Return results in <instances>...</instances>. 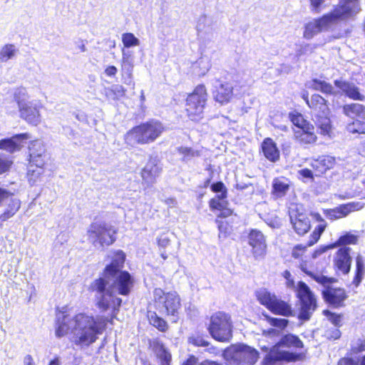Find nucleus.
Wrapping results in <instances>:
<instances>
[{
  "label": "nucleus",
  "mask_w": 365,
  "mask_h": 365,
  "mask_svg": "<svg viewBox=\"0 0 365 365\" xmlns=\"http://www.w3.org/2000/svg\"><path fill=\"white\" fill-rule=\"evenodd\" d=\"M113 317L108 320L101 317L97 320L93 315L86 312H78L68 319L67 314L63 313L61 317L55 320V335L62 338L71 334V342L77 346H89L98 338L106 329L108 322L112 323Z\"/></svg>",
  "instance_id": "1"
},
{
  "label": "nucleus",
  "mask_w": 365,
  "mask_h": 365,
  "mask_svg": "<svg viewBox=\"0 0 365 365\" xmlns=\"http://www.w3.org/2000/svg\"><path fill=\"white\" fill-rule=\"evenodd\" d=\"M125 261V254L122 250H116L113 253V257L109 264L103 269L102 276L94 279L88 287V291L100 294L96 306L102 312L108 310L112 307L114 312H118L122 304V299L113 297L110 290L106 291L109 284L108 279L114 277L123 268Z\"/></svg>",
  "instance_id": "2"
},
{
  "label": "nucleus",
  "mask_w": 365,
  "mask_h": 365,
  "mask_svg": "<svg viewBox=\"0 0 365 365\" xmlns=\"http://www.w3.org/2000/svg\"><path fill=\"white\" fill-rule=\"evenodd\" d=\"M360 11L358 0H341L334 10L322 17L308 22L304 26V37L312 38L319 32L327 30L339 21L353 18Z\"/></svg>",
  "instance_id": "3"
},
{
  "label": "nucleus",
  "mask_w": 365,
  "mask_h": 365,
  "mask_svg": "<svg viewBox=\"0 0 365 365\" xmlns=\"http://www.w3.org/2000/svg\"><path fill=\"white\" fill-rule=\"evenodd\" d=\"M303 99L313 112L314 120L319 133L323 135L330 136L331 125L328 117L329 109L327 101L319 94L312 95L310 99H309L307 94H304Z\"/></svg>",
  "instance_id": "4"
},
{
  "label": "nucleus",
  "mask_w": 365,
  "mask_h": 365,
  "mask_svg": "<svg viewBox=\"0 0 365 365\" xmlns=\"http://www.w3.org/2000/svg\"><path fill=\"white\" fill-rule=\"evenodd\" d=\"M302 341L298 336L293 334H287L282 336L280 341L272 347L264 359L265 365L272 364L279 361H292L297 359V355L284 350L283 347L302 348Z\"/></svg>",
  "instance_id": "5"
},
{
  "label": "nucleus",
  "mask_w": 365,
  "mask_h": 365,
  "mask_svg": "<svg viewBox=\"0 0 365 365\" xmlns=\"http://www.w3.org/2000/svg\"><path fill=\"white\" fill-rule=\"evenodd\" d=\"M159 135L158 123L153 120L133 127L124 135L125 143L130 147L147 144L154 141Z\"/></svg>",
  "instance_id": "6"
},
{
  "label": "nucleus",
  "mask_w": 365,
  "mask_h": 365,
  "mask_svg": "<svg viewBox=\"0 0 365 365\" xmlns=\"http://www.w3.org/2000/svg\"><path fill=\"white\" fill-rule=\"evenodd\" d=\"M256 297L259 302L272 313L284 317L292 316L291 305L267 289L261 288L256 291Z\"/></svg>",
  "instance_id": "7"
},
{
  "label": "nucleus",
  "mask_w": 365,
  "mask_h": 365,
  "mask_svg": "<svg viewBox=\"0 0 365 365\" xmlns=\"http://www.w3.org/2000/svg\"><path fill=\"white\" fill-rule=\"evenodd\" d=\"M207 100V93L204 85L197 86L186 98L185 110L192 120L202 118L203 110Z\"/></svg>",
  "instance_id": "8"
},
{
  "label": "nucleus",
  "mask_w": 365,
  "mask_h": 365,
  "mask_svg": "<svg viewBox=\"0 0 365 365\" xmlns=\"http://www.w3.org/2000/svg\"><path fill=\"white\" fill-rule=\"evenodd\" d=\"M117 231L105 222H92L87 230L88 238L93 245H98L104 247L113 244L115 240Z\"/></svg>",
  "instance_id": "9"
},
{
  "label": "nucleus",
  "mask_w": 365,
  "mask_h": 365,
  "mask_svg": "<svg viewBox=\"0 0 365 365\" xmlns=\"http://www.w3.org/2000/svg\"><path fill=\"white\" fill-rule=\"evenodd\" d=\"M209 331L212 336L220 341H227L232 336L230 317L221 312L214 314L210 319Z\"/></svg>",
  "instance_id": "10"
},
{
  "label": "nucleus",
  "mask_w": 365,
  "mask_h": 365,
  "mask_svg": "<svg viewBox=\"0 0 365 365\" xmlns=\"http://www.w3.org/2000/svg\"><path fill=\"white\" fill-rule=\"evenodd\" d=\"M297 295L300 302L299 319L304 321L309 320L317 307L316 298L309 287L304 282L298 283Z\"/></svg>",
  "instance_id": "11"
},
{
  "label": "nucleus",
  "mask_w": 365,
  "mask_h": 365,
  "mask_svg": "<svg viewBox=\"0 0 365 365\" xmlns=\"http://www.w3.org/2000/svg\"><path fill=\"white\" fill-rule=\"evenodd\" d=\"M225 354L238 364L253 365L259 358V352L255 349L243 344L232 345Z\"/></svg>",
  "instance_id": "12"
},
{
  "label": "nucleus",
  "mask_w": 365,
  "mask_h": 365,
  "mask_svg": "<svg viewBox=\"0 0 365 365\" xmlns=\"http://www.w3.org/2000/svg\"><path fill=\"white\" fill-rule=\"evenodd\" d=\"M343 110L354 120L347 125V130L351 133H365V107L359 103H351L344 106Z\"/></svg>",
  "instance_id": "13"
},
{
  "label": "nucleus",
  "mask_w": 365,
  "mask_h": 365,
  "mask_svg": "<svg viewBox=\"0 0 365 365\" xmlns=\"http://www.w3.org/2000/svg\"><path fill=\"white\" fill-rule=\"evenodd\" d=\"M50 157L47 155L43 145L37 140L30 142L29 146L28 164L38 165V168L46 169Z\"/></svg>",
  "instance_id": "14"
},
{
  "label": "nucleus",
  "mask_w": 365,
  "mask_h": 365,
  "mask_svg": "<svg viewBox=\"0 0 365 365\" xmlns=\"http://www.w3.org/2000/svg\"><path fill=\"white\" fill-rule=\"evenodd\" d=\"M331 281L328 284H322L324 289L322 291V294L324 300L334 307H341L344 301L346 298V295L344 289L334 288L331 285L336 282L333 277H328Z\"/></svg>",
  "instance_id": "15"
},
{
  "label": "nucleus",
  "mask_w": 365,
  "mask_h": 365,
  "mask_svg": "<svg viewBox=\"0 0 365 365\" xmlns=\"http://www.w3.org/2000/svg\"><path fill=\"white\" fill-rule=\"evenodd\" d=\"M113 284L106 287V290H110L113 294V289L116 288L118 293L120 295L127 296L130 294L133 285V279L128 271L120 272L115 275ZM107 291H106V292ZM113 297H116L113 294Z\"/></svg>",
  "instance_id": "16"
},
{
  "label": "nucleus",
  "mask_w": 365,
  "mask_h": 365,
  "mask_svg": "<svg viewBox=\"0 0 365 365\" xmlns=\"http://www.w3.org/2000/svg\"><path fill=\"white\" fill-rule=\"evenodd\" d=\"M27 133L15 134L10 138H5L0 140V150H4L8 153L13 154L20 151L24 147L25 141L30 138Z\"/></svg>",
  "instance_id": "17"
},
{
  "label": "nucleus",
  "mask_w": 365,
  "mask_h": 365,
  "mask_svg": "<svg viewBox=\"0 0 365 365\" xmlns=\"http://www.w3.org/2000/svg\"><path fill=\"white\" fill-rule=\"evenodd\" d=\"M248 244L252 247V252L255 259L262 258L266 253V240L262 232L252 230L248 235Z\"/></svg>",
  "instance_id": "18"
},
{
  "label": "nucleus",
  "mask_w": 365,
  "mask_h": 365,
  "mask_svg": "<svg viewBox=\"0 0 365 365\" xmlns=\"http://www.w3.org/2000/svg\"><path fill=\"white\" fill-rule=\"evenodd\" d=\"M163 308L169 321L175 323L178 319V310L180 307V301L175 292H168L164 294Z\"/></svg>",
  "instance_id": "19"
},
{
  "label": "nucleus",
  "mask_w": 365,
  "mask_h": 365,
  "mask_svg": "<svg viewBox=\"0 0 365 365\" xmlns=\"http://www.w3.org/2000/svg\"><path fill=\"white\" fill-rule=\"evenodd\" d=\"M196 29L197 31V36L201 43L206 41H211L214 38V27L213 21L210 17L205 15L199 17Z\"/></svg>",
  "instance_id": "20"
},
{
  "label": "nucleus",
  "mask_w": 365,
  "mask_h": 365,
  "mask_svg": "<svg viewBox=\"0 0 365 365\" xmlns=\"http://www.w3.org/2000/svg\"><path fill=\"white\" fill-rule=\"evenodd\" d=\"M365 205L362 202H351L346 204L341 205L334 209L327 210L325 211V215L327 218L334 220L347 216L350 212L359 210Z\"/></svg>",
  "instance_id": "21"
},
{
  "label": "nucleus",
  "mask_w": 365,
  "mask_h": 365,
  "mask_svg": "<svg viewBox=\"0 0 365 365\" xmlns=\"http://www.w3.org/2000/svg\"><path fill=\"white\" fill-rule=\"evenodd\" d=\"M214 99L221 105L227 104L234 98L233 86L227 82L216 81L213 91Z\"/></svg>",
  "instance_id": "22"
},
{
  "label": "nucleus",
  "mask_w": 365,
  "mask_h": 365,
  "mask_svg": "<svg viewBox=\"0 0 365 365\" xmlns=\"http://www.w3.org/2000/svg\"><path fill=\"white\" fill-rule=\"evenodd\" d=\"M351 249L347 247L340 248L335 256L334 264L337 269L346 274L350 271L351 258L349 255Z\"/></svg>",
  "instance_id": "23"
},
{
  "label": "nucleus",
  "mask_w": 365,
  "mask_h": 365,
  "mask_svg": "<svg viewBox=\"0 0 365 365\" xmlns=\"http://www.w3.org/2000/svg\"><path fill=\"white\" fill-rule=\"evenodd\" d=\"M289 216L292 227L298 235H304L309 230L310 220L306 214L292 212Z\"/></svg>",
  "instance_id": "24"
},
{
  "label": "nucleus",
  "mask_w": 365,
  "mask_h": 365,
  "mask_svg": "<svg viewBox=\"0 0 365 365\" xmlns=\"http://www.w3.org/2000/svg\"><path fill=\"white\" fill-rule=\"evenodd\" d=\"M334 85L339 88L341 91L349 98L356 101H363L364 99V95H362L357 86L354 83L341 81H334Z\"/></svg>",
  "instance_id": "25"
},
{
  "label": "nucleus",
  "mask_w": 365,
  "mask_h": 365,
  "mask_svg": "<svg viewBox=\"0 0 365 365\" xmlns=\"http://www.w3.org/2000/svg\"><path fill=\"white\" fill-rule=\"evenodd\" d=\"M213 192L219 193L210 201V208H220L224 206L225 200L227 198V189L222 182L213 183L211 185Z\"/></svg>",
  "instance_id": "26"
},
{
  "label": "nucleus",
  "mask_w": 365,
  "mask_h": 365,
  "mask_svg": "<svg viewBox=\"0 0 365 365\" xmlns=\"http://www.w3.org/2000/svg\"><path fill=\"white\" fill-rule=\"evenodd\" d=\"M314 130V128L312 124L306 125L305 127H301L294 130V137L301 143H313L317 139Z\"/></svg>",
  "instance_id": "27"
},
{
  "label": "nucleus",
  "mask_w": 365,
  "mask_h": 365,
  "mask_svg": "<svg viewBox=\"0 0 365 365\" xmlns=\"http://www.w3.org/2000/svg\"><path fill=\"white\" fill-rule=\"evenodd\" d=\"M357 240L358 237L356 235L347 232L344 235L341 236L334 244L317 250L312 255L313 258L317 257L319 255L324 253L328 249L330 248H333L340 245H355L356 244Z\"/></svg>",
  "instance_id": "28"
},
{
  "label": "nucleus",
  "mask_w": 365,
  "mask_h": 365,
  "mask_svg": "<svg viewBox=\"0 0 365 365\" xmlns=\"http://www.w3.org/2000/svg\"><path fill=\"white\" fill-rule=\"evenodd\" d=\"M335 165V158L330 155H322L312 163V168L316 170V175L324 173L327 170L331 169Z\"/></svg>",
  "instance_id": "29"
},
{
  "label": "nucleus",
  "mask_w": 365,
  "mask_h": 365,
  "mask_svg": "<svg viewBox=\"0 0 365 365\" xmlns=\"http://www.w3.org/2000/svg\"><path fill=\"white\" fill-rule=\"evenodd\" d=\"M20 116L27 123L37 125L40 122V113L36 106H25L19 109Z\"/></svg>",
  "instance_id": "30"
},
{
  "label": "nucleus",
  "mask_w": 365,
  "mask_h": 365,
  "mask_svg": "<svg viewBox=\"0 0 365 365\" xmlns=\"http://www.w3.org/2000/svg\"><path fill=\"white\" fill-rule=\"evenodd\" d=\"M211 59L205 55L201 56L192 65V72L199 76H205L211 68Z\"/></svg>",
  "instance_id": "31"
},
{
  "label": "nucleus",
  "mask_w": 365,
  "mask_h": 365,
  "mask_svg": "<svg viewBox=\"0 0 365 365\" xmlns=\"http://www.w3.org/2000/svg\"><path fill=\"white\" fill-rule=\"evenodd\" d=\"M262 149L264 155L269 160L275 162L279 159V152L272 139L266 138L262 144Z\"/></svg>",
  "instance_id": "32"
},
{
  "label": "nucleus",
  "mask_w": 365,
  "mask_h": 365,
  "mask_svg": "<svg viewBox=\"0 0 365 365\" xmlns=\"http://www.w3.org/2000/svg\"><path fill=\"white\" fill-rule=\"evenodd\" d=\"M21 206V202L19 199L10 197L9 202L6 209L0 215V220L3 222L6 221L14 217L19 212Z\"/></svg>",
  "instance_id": "33"
},
{
  "label": "nucleus",
  "mask_w": 365,
  "mask_h": 365,
  "mask_svg": "<svg viewBox=\"0 0 365 365\" xmlns=\"http://www.w3.org/2000/svg\"><path fill=\"white\" fill-rule=\"evenodd\" d=\"M307 86L311 89L320 91L324 94L331 95L334 93V87L332 86L331 84L325 81L317 78H314L309 81L307 83Z\"/></svg>",
  "instance_id": "34"
},
{
  "label": "nucleus",
  "mask_w": 365,
  "mask_h": 365,
  "mask_svg": "<svg viewBox=\"0 0 365 365\" xmlns=\"http://www.w3.org/2000/svg\"><path fill=\"white\" fill-rule=\"evenodd\" d=\"M289 187L288 180L284 178H277L272 181V194L277 197L284 196Z\"/></svg>",
  "instance_id": "35"
},
{
  "label": "nucleus",
  "mask_w": 365,
  "mask_h": 365,
  "mask_svg": "<svg viewBox=\"0 0 365 365\" xmlns=\"http://www.w3.org/2000/svg\"><path fill=\"white\" fill-rule=\"evenodd\" d=\"M46 169L40 168L38 165L28 164L26 178L31 185H34L40 181L45 173Z\"/></svg>",
  "instance_id": "36"
},
{
  "label": "nucleus",
  "mask_w": 365,
  "mask_h": 365,
  "mask_svg": "<svg viewBox=\"0 0 365 365\" xmlns=\"http://www.w3.org/2000/svg\"><path fill=\"white\" fill-rule=\"evenodd\" d=\"M177 152L178 155L181 156V160L185 163H187L193 158L201 155V150L186 146H180L177 148Z\"/></svg>",
  "instance_id": "37"
},
{
  "label": "nucleus",
  "mask_w": 365,
  "mask_h": 365,
  "mask_svg": "<svg viewBox=\"0 0 365 365\" xmlns=\"http://www.w3.org/2000/svg\"><path fill=\"white\" fill-rule=\"evenodd\" d=\"M356 274L353 280V284H354L356 287H358L362 281L365 274L364 259L360 255H359L356 258Z\"/></svg>",
  "instance_id": "38"
},
{
  "label": "nucleus",
  "mask_w": 365,
  "mask_h": 365,
  "mask_svg": "<svg viewBox=\"0 0 365 365\" xmlns=\"http://www.w3.org/2000/svg\"><path fill=\"white\" fill-rule=\"evenodd\" d=\"M300 269H302V272L306 273L307 275L310 276L312 279H314L317 282H318L320 284L327 285L331 281V279H328L327 277L322 274L314 273L313 272L308 270L307 264L304 262L300 264Z\"/></svg>",
  "instance_id": "39"
},
{
  "label": "nucleus",
  "mask_w": 365,
  "mask_h": 365,
  "mask_svg": "<svg viewBox=\"0 0 365 365\" xmlns=\"http://www.w3.org/2000/svg\"><path fill=\"white\" fill-rule=\"evenodd\" d=\"M122 41L125 48L139 45V40L132 33H124L122 35Z\"/></svg>",
  "instance_id": "40"
},
{
  "label": "nucleus",
  "mask_w": 365,
  "mask_h": 365,
  "mask_svg": "<svg viewBox=\"0 0 365 365\" xmlns=\"http://www.w3.org/2000/svg\"><path fill=\"white\" fill-rule=\"evenodd\" d=\"M15 49L12 44L5 45L0 51V61L2 62L7 61L14 56Z\"/></svg>",
  "instance_id": "41"
},
{
  "label": "nucleus",
  "mask_w": 365,
  "mask_h": 365,
  "mask_svg": "<svg viewBox=\"0 0 365 365\" xmlns=\"http://www.w3.org/2000/svg\"><path fill=\"white\" fill-rule=\"evenodd\" d=\"M325 227L326 224H320L314 229L311 235V239L307 243V246H312L319 240L321 235L324 231Z\"/></svg>",
  "instance_id": "42"
},
{
  "label": "nucleus",
  "mask_w": 365,
  "mask_h": 365,
  "mask_svg": "<svg viewBox=\"0 0 365 365\" xmlns=\"http://www.w3.org/2000/svg\"><path fill=\"white\" fill-rule=\"evenodd\" d=\"M323 313L335 327H339L341 326V314L332 313L329 310H324Z\"/></svg>",
  "instance_id": "43"
},
{
  "label": "nucleus",
  "mask_w": 365,
  "mask_h": 365,
  "mask_svg": "<svg viewBox=\"0 0 365 365\" xmlns=\"http://www.w3.org/2000/svg\"><path fill=\"white\" fill-rule=\"evenodd\" d=\"M13 165V161L5 157L0 156V175L8 173Z\"/></svg>",
  "instance_id": "44"
},
{
  "label": "nucleus",
  "mask_w": 365,
  "mask_h": 365,
  "mask_svg": "<svg viewBox=\"0 0 365 365\" xmlns=\"http://www.w3.org/2000/svg\"><path fill=\"white\" fill-rule=\"evenodd\" d=\"M267 320L270 325L280 329L285 328L288 324V320L285 319L268 317Z\"/></svg>",
  "instance_id": "45"
},
{
  "label": "nucleus",
  "mask_w": 365,
  "mask_h": 365,
  "mask_svg": "<svg viewBox=\"0 0 365 365\" xmlns=\"http://www.w3.org/2000/svg\"><path fill=\"white\" fill-rule=\"evenodd\" d=\"M292 122L295 125L296 129H298L301 127H305L306 125H310V123H307L304 119L301 114L294 115L292 117Z\"/></svg>",
  "instance_id": "46"
},
{
  "label": "nucleus",
  "mask_w": 365,
  "mask_h": 365,
  "mask_svg": "<svg viewBox=\"0 0 365 365\" xmlns=\"http://www.w3.org/2000/svg\"><path fill=\"white\" fill-rule=\"evenodd\" d=\"M161 365H170L171 361V354L161 344Z\"/></svg>",
  "instance_id": "47"
},
{
  "label": "nucleus",
  "mask_w": 365,
  "mask_h": 365,
  "mask_svg": "<svg viewBox=\"0 0 365 365\" xmlns=\"http://www.w3.org/2000/svg\"><path fill=\"white\" fill-rule=\"evenodd\" d=\"M338 365H365V355L358 362L350 359H342L339 361Z\"/></svg>",
  "instance_id": "48"
},
{
  "label": "nucleus",
  "mask_w": 365,
  "mask_h": 365,
  "mask_svg": "<svg viewBox=\"0 0 365 365\" xmlns=\"http://www.w3.org/2000/svg\"><path fill=\"white\" fill-rule=\"evenodd\" d=\"M148 318L153 326L158 329L160 328V317L156 314V313L148 311Z\"/></svg>",
  "instance_id": "49"
},
{
  "label": "nucleus",
  "mask_w": 365,
  "mask_h": 365,
  "mask_svg": "<svg viewBox=\"0 0 365 365\" xmlns=\"http://www.w3.org/2000/svg\"><path fill=\"white\" fill-rule=\"evenodd\" d=\"M227 201L225 200V204L222 207L220 208H211V210H219L220 211V214H219V217H226L232 214V210L230 208H227Z\"/></svg>",
  "instance_id": "50"
},
{
  "label": "nucleus",
  "mask_w": 365,
  "mask_h": 365,
  "mask_svg": "<svg viewBox=\"0 0 365 365\" xmlns=\"http://www.w3.org/2000/svg\"><path fill=\"white\" fill-rule=\"evenodd\" d=\"M13 195V192L7 189L0 187V207L6 199L11 197Z\"/></svg>",
  "instance_id": "51"
},
{
  "label": "nucleus",
  "mask_w": 365,
  "mask_h": 365,
  "mask_svg": "<svg viewBox=\"0 0 365 365\" xmlns=\"http://www.w3.org/2000/svg\"><path fill=\"white\" fill-rule=\"evenodd\" d=\"M189 341L192 344H193L195 346H208V342L205 341L202 337L197 336V337H190Z\"/></svg>",
  "instance_id": "52"
},
{
  "label": "nucleus",
  "mask_w": 365,
  "mask_h": 365,
  "mask_svg": "<svg viewBox=\"0 0 365 365\" xmlns=\"http://www.w3.org/2000/svg\"><path fill=\"white\" fill-rule=\"evenodd\" d=\"M324 1L325 0H310L312 11L319 12L320 11V6Z\"/></svg>",
  "instance_id": "53"
},
{
  "label": "nucleus",
  "mask_w": 365,
  "mask_h": 365,
  "mask_svg": "<svg viewBox=\"0 0 365 365\" xmlns=\"http://www.w3.org/2000/svg\"><path fill=\"white\" fill-rule=\"evenodd\" d=\"M283 277L287 279L286 284L287 287L292 288L294 287V282L293 279H292V274L289 271L285 270L282 273Z\"/></svg>",
  "instance_id": "54"
},
{
  "label": "nucleus",
  "mask_w": 365,
  "mask_h": 365,
  "mask_svg": "<svg viewBox=\"0 0 365 365\" xmlns=\"http://www.w3.org/2000/svg\"><path fill=\"white\" fill-rule=\"evenodd\" d=\"M298 173L303 179H313V174L312 170L307 168L299 170Z\"/></svg>",
  "instance_id": "55"
},
{
  "label": "nucleus",
  "mask_w": 365,
  "mask_h": 365,
  "mask_svg": "<svg viewBox=\"0 0 365 365\" xmlns=\"http://www.w3.org/2000/svg\"><path fill=\"white\" fill-rule=\"evenodd\" d=\"M117 68L114 66H108L105 69V73L108 76H114L117 73Z\"/></svg>",
  "instance_id": "56"
},
{
  "label": "nucleus",
  "mask_w": 365,
  "mask_h": 365,
  "mask_svg": "<svg viewBox=\"0 0 365 365\" xmlns=\"http://www.w3.org/2000/svg\"><path fill=\"white\" fill-rule=\"evenodd\" d=\"M305 247L306 246H303L302 245H298L295 246L292 252L293 257L295 258H298L300 256V254L298 252V251H302L305 249Z\"/></svg>",
  "instance_id": "57"
},
{
  "label": "nucleus",
  "mask_w": 365,
  "mask_h": 365,
  "mask_svg": "<svg viewBox=\"0 0 365 365\" xmlns=\"http://www.w3.org/2000/svg\"><path fill=\"white\" fill-rule=\"evenodd\" d=\"M24 365H35L34 359L30 354H28L24 357Z\"/></svg>",
  "instance_id": "58"
},
{
  "label": "nucleus",
  "mask_w": 365,
  "mask_h": 365,
  "mask_svg": "<svg viewBox=\"0 0 365 365\" xmlns=\"http://www.w3.org/2000/svg\"><path fill=\"white\" fill-rule=\"evenodd\" d=\"M197 364V358L194 356H190L186 361H185L182 365H196Z\"/></svg>",
  "instance_id": "59"
},
{
  "label": "nucleus",
  "mask_w": 365,
  "mask_h": 365,
  "mask_svg": "<svg viewBox=\"0 0 365 365\" xmlns=\"http://www.w3.org/2000/svg\"><path fill=\"white\" fill-rule=\"evenodd\" d=\"M160 327H161V332L162 331H165L168 329V326H167V322L165 321H164L162 318H161V325H160Z\"/></svg>",
  "instance_id": "60"
},
{
  "label": "nucleus",
  "mask_w": 365,
  "mask_h": 365,
  "mask_svg": "<svg viewBox=\"0 0 365 365\" xmlns=\"http://www.w3.org/2000/svg\"><path fill=\"white\" fill-rule=\"evenodd\" d=\"M339 336H340V331H339V329H335L334 331V334H333L332 337L334 339H336L339 338Z\"/></svg>",
  "instance_id": "61"
},
{
  "label": "nucleus",
  "mask_w": 365,
  "mask_h": 365,
  "mask_svg": "<svg viewBox=\"0 0 365 365\" xmlns=\"http://www.w3.org/2000/svg\"><path fill=\"white\" fill-rule=\"evenodd\" d=\"M48 365H59L58 359L56 357L55 359H52L50 361Z\"/></svg>",
  "instance_id": "62"
},
{
  "label": "nucleus",
  "mask_w": 365,
  "mask_h": 365,
  "mask_svg": "<svg viewBox=\"0 0 365 365\" xmlns=\"http://www.w3.org/2000/svg\"><path fill=\"white\" fill-rule=\"evenodd\" d=\"M169 242V240L167 238L161 239V247L166 246Z\"/></svg>",
  "instance_id": "63"
},
{
  "label": "nucleus",
  "mask_w": 365,
  "mask_h": 365,
  "mask_svg": "<svg viewBox=\"0 0 365 365\" xmlns=\"http://www.w3.org/2000/svg\"><path fill=\"white\" fill-rule=\"evenodd\" d=\"M267 333L269 335H271V334H276L277 333V331L274 329H270L267 331Z\"/></svg>",
  "instance_id": "64"
}]
</instances>
